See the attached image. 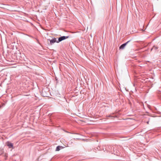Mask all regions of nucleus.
I'll return each mask as SVG.
<instances>
[{
  "instance_id": "obj_1",
  "label": "nucleus",
  "mask_w": 161,
  "mask_h": 161,
  "mask_svg": "<svg viewBox=\"0 0 161 161\" xmlns=\"http://www.w3.org/2000/svg\"><path fill=\"white\" fill-rule=\"evenodd\" d=\"M69 37V36H63L59 37L58 38V41H57V43H59V42L68 38Z\"/></svg>"
},
{
  "instance_id": "obj_2",
  "label": "nucleus",
  "mask_w": 161,
  "mask_h": 161,
  "mask_svg": "<svg viewBox=\"0 0 161 161\" xmlns=\"http://www.w3.org/2000/svg\"><path fill=\"white\" fill-rule=\"evenodd\" d=\"M130 42V41H128L125 43H124L120 47L119 49H123L126 45L127 44Z\"/></svg>"
},
{
  "instance_id": "obj_3",
  "label": "nucleus",
  "mask_w": 161,
  "mask_h": 161,
  "mask_svg": "<svg viewBox=\"0 0 161 161\" xmlns=\"http://www.w3.org/2000/svg\"><path fill=\"white\" fill-rule=\"evenodd\" d=\"M6 144L9 148H13V144L9 142H7Z\"/></svg>"
},
{
  "instance_id": "obj_4",
  "label": "nucleus",
  "mask_w": 161,
  "mask_h": 161,
  "mask_svg": "<svg viewBox=\"0 0 161 161\" xmlns=\"http://www.w3.org/2000/svg\"><path fill=\"white\" fill-rule=\"evenodd\" d=\"M56 39V38H54L52 40H50V43L51 45H52L53 43L57 42Z\"/></svg>"
},
{
  "instance_id": "obj_5",
  "label": "nucleus",
  "mask_w": 161,
  "mask_h": 161,
  "mask_svg": "<svg viewBox=\"0 0 161 161\" xmlns=\"http://www.w3.org/2000/svg\"><path fill=\"white\" fill-rule=\"evenodd\" d=\"M64 148V147H62L60 146H58L56 147V151H59L60 149Z\"/></svg>"
},
{
  "instance_id": "obj_6",
  "label": "nucleus",
  "mask_w": 161,
  "mask_h": 161,
  "mask_svg": "<svg viewBox=\"0 0 161 161\" xmlns=\"http://www.w3.org/2000/svg\"><path fill=\"white\" fill-rule=\"evenodd\" d=\"M157 49V47L155 46H154L153 48L152 49V50L153 49Z\"/></svg>"
},
{
  "instance_id": "obj_7",
  "label": "nucleus",
  "mask_w": 161,
  "mask_h": 161,
  "mask_svg": "<svg viewBox=\"0 0 161 161\" xmlns=\"http://www.w3.org/2000/svg\"><path fill=\"white\" fill-rule=\"evenodd\" d=\"M147 124H149V121H148L147 122Z\"/></svg>"
}]
</instances>
